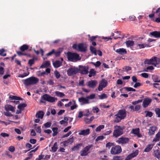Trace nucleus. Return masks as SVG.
I'll use <instances>...</instances> for the list:
<instances>
[{
	"label": "nucleus",
	"instance_id": "24",
	"mask_svg": "<svg viewBox=\"0 0 160 160\" xmlns=\"http://www.w3.org/2000/svg\"><path fill=\"white\" fill-rule=\"evenodd\" d=\"M150 34L156 38H160V31H154L150 32Z\"/></svg>",
	"mask_w": 160,
	"mask_h": 160
},
{
	"label": "nucleus",
	"instance_id": "26",
	"mask_svg": "<svg viewBox=\"0 0 160 160\" xmlns=\"http://www.w3.org/2000/svg\"><path fill=\"white\" fill-rule=\"evenodd\" d=\"M153 146V144H149L147 145L146 148L144 150V152H149L152 148Z\"/></svg>",
	"mask_w": 160,
	"mask_h": 160
},
{
	"label": "nucleus",
	"instance_id": "48",
	"mask_svg": "<svg viewBox=\"0 0 160 160\" xmlns=\"http://www.w3.org/2000/svg\"><path fill=\"white\" fill-rule=\"evenodd\" d=\"M5 50L3 49L2 48L1 49H0V55L3 56H6V53H4V52H5Z\"/></svg>",
	"mask_w": 160,
	"mask_h": 160
},
{
	"label": "nucleus",
	"instance_id": "33",
	"mask_svg": "<svg viewBox=\"0 0 160 160\" xmlns=\"http://www.w3.org/2000/svg\"><path fill=\"white\" fill-rule=\"evenodd\" d=\"M52 130L53 132L52 135L54 137L58 133V128L57 127L53 128H52Z\"/></svg>",
	"mask_w": 160,
	"mask_h": 160
},
{
	"label": "nucleus",
	"instance_id": "5",
	"mask_svg": "<svg viewBox=\"0 0 160 160\" xmlns=\"http://www.w3.org/2000/svg\"><path fill=\"white\" fill-rule=\"evenodd\" d=\"M72 48L81 52H85L87 50L86 46L82 43L78 44H74L72 46Z\"/></svg>",
	"mask_w": 160,
	"mask_h": 160
},
{
	"label": "nucleus",
	"instance_id": "16",
	"mask_svg": "<svg viewBox=\"0 0 160 160\" xmlns=\"http://www.w3.org/2000/svg\"><path fill=\"white\" fill-rule=\"evenodd\" d=\"M78 101L81 103V105L88 104L89 103V100L87 98V97L86 98L83 97L79 98H78Z\"/></svg>",
	"mask_w": 160,
	"mask_h": 160
},
{
	"label": "nucleus",
	"instance_id": "59",
	"mask_svg": "<svg viewBox=\"0 0 160 160\" xmlns=\"http://www.w3.org/2000/svg\"><path fill=\"white\" fill-rule=\"evenodd\" d=\"M0 135L3 137H8L9 136V134L5 132H2L1 133Z\"/></svg>",
	"mask_w": 160,
	"mask_h": 160
},
{
	"label": "nucleus",
	"instance_id": "6",
	"mask_svg": "<svg viewBox=\"0 0 160 160\" xmlns=\"http://www.w3.org/2000/svg\"><path fill=\"white\" fill-rule=\"evenodd\" d=\"M115 129L113 132V136L115 137H117L123 134L122 129L120 126H115Z\"/></svg>",
	"mask_w": 160,
	"mask_h": 160
},
{
	"label": "nucleus",
	"instance_id": "1",
	"mask_svg": "<svg viewBox=\"0 0 160 160\" xmlns=\"http://www.w3.org/2000/svg\"><path fill=\"white\" fill-rule=\"evenodd\" d=\"M22 81L26 86L36 84L39 81V79L35 77H31L26 79L22 80Z\"/></svg>",
	"mask_w": 160,
	"mask_h": 160
},
{
	"label": "nucleus",
	"instance_id": "28",
	"mask_svg": "<svg viewBox=\"0 0 160 160\" xmlns=\"http://www.w3.org/2000/svg\"><path fill=\"white\" fill-rule=\"evenodd\" d=\"M62 51L63 50L62 48H60L56 51L55 50V52H54V54L56 57H59Z\"/></svg>",
	"mask_w": 160,
	"mask_h": 160
},
{
	"label": "nucleus",
	"instance_id": "13",
	"mask_svg": "<svg viewBox=\"0 0 160 160\" xmlns=\"http://www.w3.org/2000/svg\"><path fill=\"white\" fill-rule=\"evenodd\" d=\"M107 81L105 79H102L101 82L99 84L98 88V90L99 91H102L103 88L107 86Z\"/></svg>",
	"mask_w": 160,
	"mask_h": 160
},
{
	"label": "nucleus",
	"instance_id": "18",
	"mask_svg": "<svg viewBox=\"0 0 160 160\" xmlns=\"http://www.w3.org/2000/svg\"><path fill=\"white\" fill-rule=\"evenodd\" d=\"M15 107L9 104H7L5 106V109L6 111H10L12 112H15Z\"/></svg>",
	"mask_w": 160,
	"mask_h": 160
},
{
	"label": "nucleus",
	"instance_id": "58",
	"mask_svg": "<svg viewBox=\"0 0 160 160\" xmlns=\"http://www.w3.org/2000/svg\"><path fill=\"white\" fill-rule=\"evenodd\" d=\"M8 150L11 152H13L14 151L15 148L14 147L11 146L9 148Z\"/></svg>",
	"mask_w": 160,
	"mask_h": 160
},
{
	"label": "nucleus",
	"instance_id": "63",
	"mask_svg": "<svg viewBox=\"0 0 160 160\" xmlns=\"http://www.w3.org/2000/svg\"><path fill=\"white\" fill-rule=\"evenodd\" d=\"M141 85H142L140 83L136 82L134 85L133 87L134 88H137L138 87H139L141 86Z\"/></svg>",
	"mask_w": 160,
	"mask_h": 160
},
{
	"label": "nucleus",
	"instance_id": "61",
	"mask_svg": "<svg viewBox=\"0 0 160 160\" xmlns=\"http://www.w3.org/2000/svg\"><path fill=\"white\" fill-rule=\"evenodd\" d=\"M54 52H55V50L54 49H53L51 52H50L47 53V55L48 56H51L52 54H54Z\"/></svg>",
	"mask_w": 160,
	"mask_h": 160
},
{
	"label": "nucleus",
	"instance_id": "44",
	"mask_svg": "<svg viewBox=\"0 0 160 160\" xmlns=\"http://www.w3.org/2000/svg\"><path fill=\"white\" fill-rule=\"evenodd\" d=\"M54 75L57 79L59 78L61 76L59 72L57 70H55L54 72Z\"/></svg>",
	"mask_w": 160,
	"mask_h": 160
},
{
	"label": "nucleus",
	"instance_id": "51",
	"mask_svg": "<svg viewBox=\"0 0 160 160\" xmlns=\"http://www.w3.org/2000/svg\"><path fill=\"white\" fill-rule=\"evenodd\" d=\"M113 145V143L108 142L106 144V148H108V149H109Z\"/></svg>",
	"mask_w": 160,
	"mask_h": 160
},
{
	"label": "nucleus",
	"instance_id": "43",
	"mask_svg": "<svg viewBox=\"0 0 160 160\" xmlns=\"http://www.w3.org/2000/svg\"><path fill=\"white\" fill-rule=\"evenodd\" d=\"M27 105L25 103H22L19 104L18 106V108L19 109H23L25 107H26Z\"/></svg>",
	"mask_w": 160,
	"mask_h": 160
},
{
	"label": "nucleus",
	"instance_id": "10",
	"mask_svg": "<svg viewBox=\"0 0 160 160\" xmlns=\"http://www.w3.org/2000/svg\"><path fill=\"white\" fill-rule=\"evenodd\" d=\"M42 98L50 102H53L57 100V98L50 96L48 94H45L42 97Z\"/></svg>",
	"mask_w": 160,
	"mask_h": 160
},
{
	"label": "nucleus",
	"instance_id": "42",
	"mask_svg": "<svg viewBox=\"0 0 160 160\" xmlns=\"http://www.w3.org/2000/svg\"><path fill=\"white\" fill-rule=\"evenodd\" d=\"M139 49H142L144 48L145 47H148V45L145 44H138L137 45Z\"/></svg>",
	"mask_w": 160,
	"mask_h": 160
},
{
	"label": "nucleus",
	"instance_id": "39",
	"mask_svg": "<svg viewBox=\"0 0 160 160\" xmlns=\"http://www.w3.org/2000/svg\"><path fill=\"white\" fill-rule=\"evenodd\" d=\"M144 112L146 113L145 115L146 117H152L153 115V113L152 112L149 111H145Z\"/></svg>",
	"mask_w": 160,
	"mask_h": 160
},
{
	"label": "nucleus",
	"instance_id": "46",
	"mask_svg": "<svg viewBox=\"0 0 160 160\" xmlns=\"http://www.w3.org/2000/svg\"><path fill=\"white\" fill-rule=\"evenodd\" d=\"M99 98L100 99H102L106 98H107V96L105 93H103L101 95L99 96Z\"/></svg>",
	"mask_w": 160,
	"mask_h": 160
},
{
	"label": "nucleus",
	"instance_id": "45",
	"mask_svg": "<svg viewBox=\"0 0 160 160\" xmlns=\"http://www.w3.org/2000/svg\"><path fill=\"white\" fill-rule=\"evenodd\" d=\"M35 59L33 58L32 59H30L28 62V64L30 66H31L34 63V60Z\"/></svg>",
	"mask_w": 160,
	"mask_h": 160
},
{
	"label": "nucleus",
	"instance_id": "20",
	"mask_svg": "<svg viewBox=\"0 0 160 160\" xmlns=\"http://www.w3.org/2000/svg\"><path fill=\"white\" fill-rule=\"evenodd\" d=\"M139 129L138 128L133 129L132 130L131 132L137 135L138 138H141L142 137L141 134L139 133Z\"/></svg>",
	"mask_w": 160,
	"mask_h": 160
},
{
	"label": "nucleus",
	"instance_id": "35",
	"mask_svg": "<svg viewBox=\"0 0 160 160\" xmlns=\"http://www.w3.org/2000/svg\"><path fill=\"white\" fill-rule=\"evenodd\" d=\"M160 138V132H159L156 135L155 138L153 140V142H158Z\"/></svg>",
	"mask_w": 160,
	"mask_h": 160
},
{
	"label": "nucleus",
	"instance_id": "53",
	"mask_svg": "<svg viewBox=\"0 0 160 160\" xmlns=\"http://www.w3.org/2000/svg\"><path fill=\"white\" fill-rule=\"evenodd\" d=\"M4 114L8 117H12L13 116V115L10 112H9V111H7L6 112H4Z\"/></svg>",
	"mask_w": 160,
	"mask_h": 160
},
{
	"label": "nucleus",
	"instance_id": "27",
	"mask_svg": "<svg viewBox=\"0 0 160 160\" xmlns=\"http://www.w3.org/2000/svg\"><path fill=\"white\" fill-rule=\"evenodd\" d=\"M44 115V113L42 111H39L36 114V117L38 118L42 119Z\"/></svg>",
	"mask_w": 160,
	"mask_h": 160
},
{
	"label": "nucleus",
	"instance_id": "23",
	"mask_svg": "<svg viewBox=\"0 0 160 160\" xmlns=\"http://www.w3.org/2000/svg\"><path fill=\"white\" fill-rule=\"evenodd\" d=\"M90 133V130L87 129L81 131L79 133V135H88Z\"/></svg>",
	"mask_w": 160,
	"mask_h": 160
},
{
	"label": "nucleus",
	"instance_id": "55",
	"mask_svg": "<svg viewBox=\"0 0 160 160\" xmlns=\"http://www.w3.org/2000/svg\"><path fill=\"white\" fill-rule=\"evenodd\" d=\"M104 139V137L102 136H98L96 139V141L97 142L99 141L102 140Z\"/></svg>",
	"mask_w": 160,
	"mask_h": 160
},
{
	"label": "nucleus",
	"instance_id": "36",
	"mask_svg": "<svg viewBox=\"0 0 160 160\" xmlns=\"http://www.w3.org/2000/svg\"><path fill=\"white\" fill-rule=\"evenodd\" d=\"M88 76L89 77L94 76L96 74V71L93 69H91L89 72Z\"/></svg>",
	"mask_w": 160,
	"mask_h": 160
},
{
	"label": "nucleus",
	"instance_id": "8",
	"mask_svg": "<svg viewBox=\"0 0 160 160\" xmlns=\"http://www.w3.org/2000/svg\"><path fill=\"white\" fill-rule=\"evenodd\" d=\"M92 145H89L85 147L80 152V155L82 156H84L87 155L90 152L88 151L92 147Z\"/></svg>",
	"mask_w": 160,
	"mask_h": 160
},
{
	"label": "nucleus",
	"instance_id": "22",
	"mask_svg": "<svg viewBox=\"0 0 160 160\" xmlns=\"http://www.w3.org/2000/svg\"><path fill=\"white\" fill-rule=\"evenodd\" d=\"M62 62L59 60H56L53 62V65L56 68H57L62 65Z\"/></svg>",
	"mask_w": 160,
	"mask_h": 160
},
{
	"label": "nucleus",
	"instance_id": "4",
	"mask_svg": "<svg viewBox=\"0 0 160 160\" xmlns=\"http://www.w3.org/2000/svg\"><path fill=\"white\" fill-rule=\"evenodd\" d=\"M160 63V58L156 57H152L150 59H146L144 62L145 64H152L155 67L159 64Z\"/></svg>",
	"mask_w": 160,
	"mask_h": 160
},
{
	"label": "nucleus",
	"instance_id": "41",
	"mask_svg": "<svg viewBox=\"0 0 160 160\" xmlns=\"http://www.w3.org/2000/svg\"><path fill=\"white\" fill-rule=\"evenodd\" d=\"M90 50L91 52L93 53L95 55H97V51L96 49L92 46H90Z\"/></svg>",
	"mask_w": 160,
	"mask_h": 160
},
{
	"label": "nucleus",
	"instance_id": "54",
	"mask_svg": "<svg viewBox=\"0 0 160 160\" xmlns=\"http://www.w3.org/2000/svg\"><path fill=\"white\" fill-rule=\"evenodd\" d=\"M51 124H52L51 122H48L47 123H45L44 124V126L45 128H48L50 127L51 125Z\"/></svg>",
	"mask_w": 160,
	"mask_h": 160
},
{
	"label": "nucleus",
	"instance_id": "19",
	"mask_svg": "<svg viewBox=\"0 0 160 160\" xmlns=\"http://www.w3.org/2000/svg\"><path fill=\"white\" fill-rule=\"evenodd\" d=\"M74 141V138L73 137L68 139L67 140L64 141L62 142L63 146L64 147H66L68 145L72 143Z\"/></svg>",
	"mask_w": 160,
	"mask_h": 160
},
{
	"label": "nucleus",
	"instance_id": "56",
	"mask_svg": "<svg viewBox=\"0 0 160 160\" xmlns=\"http://www.w3.org/2000/svg\"><path fill=\"white\" fill-rule=\"evenodd\" d=\"M140 105H136V106H135L134 108V110L135 111H137L139 110L140 109Z\"/></svg>",
	"mask_w": 160,
	"mask_h": 160
},
{
	"label": "nucleus",
	"instance_id": "15",
	"mask_svg": "<svg viewBox=\"0 0 160 160\" xmlns=\"http://www.w3.org/2000/svg\"><path fill=\"white\" fill-rule=\"evenodd\" d=\"M97 84V82L95 80H92L87 82L86 85L90 88H94Z\"/></svg>",
	"mask_w": 160,
	"mask_h": 160
},
{
	"label": "nucleus",
	"instance_id": "7",
	"mask_svg": "<svg viewBox=\"0 0 160 160\" xmlns=\"http://www.w3.org/2000/svg\"><path fill=\"white\" fill-rule=\"evenodd\" d=\"M122 148L120 146L117 145L112 148L110 152L112 154H118L121 152Z\"/></svg>",
	"mask_w": 160,
	"mask_h": 160
},
{
	"label": "nucleus",
	"instance_id": "60",
	"mask_svg": "<svg viewBox=\"0 0 160 160\" xmlns=\"http://www.w3.org/2000/svg\"><path fill=\"white\" fill-rule=\"evenodd\" d=\"M141 76L144 78H148V74L146 73H143L141 74Z\"/></svg>",
	"mask_w": 160,
	"mask_h": 160
},
{
	"label": "nucleus",
	"instance_id": "47",
	"mask_svg": "<svg viewBox=\"0 0 160 160\" xmlns=\"http://www.w3.org/2000/svg\"><path fill=\"white\" fill-rule=\"evenodd\" d=\"M104 127V125H100L96 129V132H99L101 131V129L103 128Z\"/></svg>",
	"mask_w": 160,
	"mask_h": 160
},
{
	"label": "nucleus",
	"instance_id": "17",
	"mask_svg": "<svg viewBox=\"0 0 160 160\" xmlns=\"http://www.w3.org/2000/svg\"><path fill=\"white\" fill-rule=\"evenodd\" d=\"M152 101V99L149 98H146L144 99L142 106L144 108H146L151 103Z\"/></svg>",
	"mask_w": 160,
	"mask_h": 160
},
{
	"label": "nucleus",
	"instance_id": "32",
	"mask_svg": "<svg viewBox=\"0 0 160 160\" xmlns=\"http://www.w3.org/2000/svg\"><path fill=\"white\" fill-rule=\"evenodd\" d=\"M154 153L155 157L160 160V151L158 150H157L154 151Z\"/></svg>",
	"mask_w": 160,
	"mask_h": 160
},
{
	"label": "nucleus",
	"instance_id": "29",
	"mask_svg": "<svg viewBox=\"0 0 160 160\" xmlns=\"http://www.w3.org/2000/svg\"><path fill=\"white\" fill-rule=\"evenodd\" d=\"M29 48V46L27 45L24 44L19 48V49L22 52L26 50Z\"/></svg>",
	"mask_w": 160,
	"mask_h": 160
},
{
	"label": "nucleus",
	"instance_id": "21",
	"mask_svg": "<svg viewBox=\"0 0 160 160\" xmlns=\"http://www.w3.org/2000/svg\"><path fill=\"white\" fill-rule=\"evenodd\" d=\"M115 51L117 53L121 55L126 54L127 52L126 49L123 48H120L117 49L115 50Z\"/></svg>",
	"mask_w": 160,
	"mask_h": 160
},
{
	"label": "nucleus",
	"instance_id": "34",
	"mask_svg": "<svg viewBox=\"0 0 160 160\" xmlns=\"http://www.w3.org/2000/svg\"><path fill=\"white\" fill-rule=\"evenodd\" d=\"M50 63L49 61H46L43 65H42L40 68H45L48 67L50 66Z\"/></svg>",
	"mask_w": 160,
	"mask_h": 160
},
{
	"label": "nucleus",
	"instance_id": "31",
	"mask_svg": "<svg viewBox=\"0 0 160 160\" xmlns=\"http://www.w3.org/2000/svg\"><path fill=\"white\" fill-rule=\"evenodd\" d=\"M125 43L127 47L132 46L134 44V41L130 40H128Z\"/></svg>",
	"mask_w": 160,
	"mask_h": 160
},
{
	"label": "nucleus",
	"instance_id": "2",
	"mask_svg": "<svg viewBox=\"0 0 160 160\" xmlns=\"http://www.w3.org/2000/svg\"><path fill=\"white\" fill-rule=\"evenodd\" d=\"M116 116L115 122H119L122 119H124L126 116V111L125 109H120L119 110L118 113L115 115Z\"/></svg>",
	"mask_w": 160,
	"mask_h": 160
},
{
	"label": "nucleus",
	"instance_id": "62",
	"mask_svg": "<svg viewBox=\"0 0 160 160\" xmlns=\"http://www.w3.org/2000/svg\"><path fill=\"white\" fill-rule=\"evenodd\" d=\"M113 160H122V158L120 156H114L113 157Z\"/></svg>",
	"mask_w": 160,
	"mask_h": 160
},
{
	"label": "nucleus",
	"instance_id": "14",
	"mask_svg": "<svg viewBox=\"0 0 160 160\" xmlns=\"http://www.w3.org/2000/svg\"><path fill=\"white\" fill-rule=\"evenodd\" d=\"M139 151L138 150H136L129 155H128L126 158L125 160H130L131 159L133 158L138 154Z\"/></svg>",
	"mask_w": 160,
	"mask_h": 160
},
{
	"label": "nucleus",
	"instance_id": "49",
	"mask_svg": "<svg viewBox=\"0 0 160 160\" xmlns=\"http://www.w3.org/2000/svg\"><path fill=\"white\" fill-rule=\"evenodd\" d=\"M29 72H27L24 73L23 74H20L18 76L19 77H20L21 78H23L25 77H26L28 76L29 74Z\"/></svg>",
	"mask_w": 160,
	"mask_h": 160
},
{
	"label": "nucleus",
	"instance_id": "30",
	"mask_svg": "<svg viewBox=\"0 0 160 160\" xmlns=\"http://www.w3.org/2000/svg\"><path fill=\"white\" fill-rule=\"evenodd\" d=\"M82 146V144L81 143H79L76 145L74 146V147L72 148V151L78 150Z\"/></svg>",
	"mask_w": 160,
	"mask_h": 160
},
{
	"label": "nucleus",
	"instance_id": "52",
	"mask_svg": "<svg viewBox=\"0 0 160 160\" xmlns=\"http://www.w3.org/2000/svg\"><path fill=\"white\" fill-rule=\"evenodd\" d=\"M155 111L158 117H160V109L157 108L155 110Z\"/></svg>",
	"mask_w": 160,
	"mask_h": 160
},
{
	"label": "nucleus",
	"instance_id": "64",
	"mask_svg": "<svg viewBox=\"0 0 160 160\" xmlns=\"http://www.w3.org/2000/svg\"><path fill=\"white\" fill-rule=\"evenodd\" d=\"M44 156V155H42V154L39 155L38 156V158L36 159V160H41L42 159L43 157Z\"/></svg>",
	"mask_w": 160,
	"mask_h": 160
},
{
	"label": "nucleus",
	"instance_id": "12",
	"mask_svg": "<svg viewBox=\"0 0 160 160\" xmlns=\"http://www.w3.org/2000/svg\"><path fill=\"white\" fill-rule=\"evenodd\" d=\"M129 139L128 138L122 137L118 139L117 141V142L118 144L123 145L129 142Z\"/></svg>",
	"mask_w": 160,
	"mask_h": 160
},
{
	"label": "nucleus",
	"instance_id": "9",
	"mask_svg": "<svg viewBox=\"0 0 160 160\" xmlns=\"http://www.w3.org/2000/svg\"><path fill=\"white\" fill-rule=\"evenodd\" d=\"M67 74L68 76H71L75 74L78 72V68L71 67L67 70Z\"/></svg>",
	"mask_w": 160,
	"mask_h": 160
},
{
	"label": "nucleus",
	"instance_id": "57",
	"mask_svg": "<svg viewBox=\"0 0 160 160\" xmlns=\"http://www.w3.org/2000/svg\"><path fill=\"white\" fill-rule=\"evenodd\" d=\"M95 97V95L94 94H92L90 96L87 97V98L89 100V99H93Z\"/></svg>",
	"mask_w": 160,
	"mask_h": 160
},
{
	"label": "nucleus",
	"instance_id": "37",
	"mask_svg": "<svg viewBox=\"0 0 160 160\" xmlns=\"http://www.w3.org/2000/svg\"><path fill=\"white\" fill-rule=\"evenodd\" d=\"M55 93L57 96L61 98L65 96L64 93L59 91H56Z\"/></svg>",
	"mask_w": 160,
	"mask_h": 160
},
{
	"label": "nucleus",
	"instance_id": "50",
	"mask_svg": "<svg viewBox=\"0 0 160 160\" xmlns=\"http://www.w3.org/2000/svg\"><path fill=\"white\" fill-rule=\"evenodd\" d=\"M98 37V36H92L90 38L88 39V41L91 42L92 41H94Z\"/></svg>",
	"mask_w": 160,
	"mask_h": 160
},
{
	"label": "nucleus",
	"instance_id": "11",
	"mask_svg": "<svg viewBox=\"0 0 160 160\" xmlns=\"http://www.w3.org/2000/svg\"><path fill=\"white\" fill-rule=\"evenodd\" d=\"M78 72L82 74H87L88 73V67L87 66H79L78 68Z\"/></svg>",
	"mask_w": 160,
	"mask_h": 160
},
{
	"label": "nucleus",
	"instance_id": "40",
	"mask_svg": "<svg viewBox=\"0 0 160 160\" xmlns=\"http://www.w3.org/2000/svg\"><path fill=\"white\" fill-rule=\"evenodd\" d=\"M9 98L11 100H22V99L21 98L19 97H18L16 96H10L9 97Z\"/></svg>",
	"mask_w": 160,
	"mask_h": 160
},
{
	"label": "nucleus",
	"instance_id": "3",
	"mask_svg": "<svg viewBox=\"0 0 160 160\" xmlns=\"http://www.w3.org/2000/svg\"><path fill=\"white\" fill-rule=\"evenodd\" d=\"M67 56L68 60L71 62H76L81 59L79 55L75 53L68 52L67 53Z\"/></svg>",
	"mask_w": 160,
	"mask_h": 160
},
{
	"label": "nucleus",
	"instance_id": "25",
	"mask_svg": "<svg viewBox=\"0 0 160 160\" xmlns=\"http://www.w3.org/2000/svg\"><path fill=\"white\" fill-rule=\"evenodd\" d=\"M156 129V127H152L150 128L149 129L148 134L152 135L154 134L155 131Z\"/></svg>",
	"mask_w": 160,
	"mask_h": 160
},
{
	"label": "nucleus",
	"instance_id": "38",
	"mask_svg": "<svg viewBox=\"0 0 160 160\" xmlns=\"http://www.w3.org/2000/svg\"><path fill=\"white\" fill-rule=\"evenodd\" d=\"M52 150L53 152H55L57 151L58 148L57 146V143L55 142L54 143L52 147Z\"/></svg>",
	"mask_w": 160,
	"mask_h": 160
}]
</instances>
